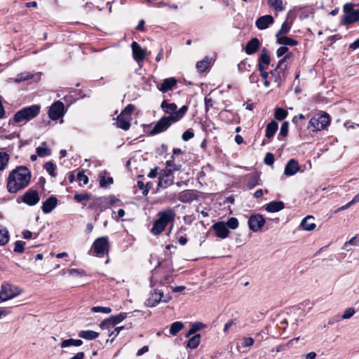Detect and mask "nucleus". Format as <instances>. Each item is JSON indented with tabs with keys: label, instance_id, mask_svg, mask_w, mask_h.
I'll use <instances>...</instances> for the list:
<instances>
[{
	"label": "nucleus",
	"instance_id": "f257e3e1",
	"mask_svg": "<svg viewBox=\"0 0 359 359\" xmlns=\"http://www.w3.org/2000/svg\"><path fill=\"white\" fill-rule=\"evenodd\" d=\"M32 174L28 168L17 166L12 170L7 178L6 188L10 194H15L25 189L31 182Z\"/></svg>",
	"mask_w": 359,
	"mask_h": 359
},
{
	"label": "nucleus",
	"instance_id": "f03ea898",
	"mask_svg": "<svg viewBox=\"0 0 359 359\" xmlns=\"http://www.w3.org/2000/svg\"><path fill=\"white\" fill-rule=\"evenodd\" d=\"M188 111V106L183 105L178 113L172 115L164 116L156 122L153 129L149 132V135L153 136L165 131L172 123L177 122L184 117Z\"/></svg>",
	"mask_w": 359,
	"mask_h": 359
},
{
	"label": "nucleus",
	"instance_id": "7ed1b4c3",
	"mask_svg": "<svg viewBox=\"0 0 359 359\" xmlns=\"http://www.w3.org/2000/svg\"><path fill=\"white\" fill-rule=\"evenodd\" d=\"M176 217V213L173 208H168L158 212V219H156L151 228V232L158 235L162 233L167 225L172 223Z\"/></svg>",
	"mask_w": 359,
	"mask_h": 359
},
{
	"label": "nucleus",
	"instance_id": "20e7f679",
	"mask_svg": "<svg viewBox=\"0 0 359 359\" xmlns=\"http://www.w3.org/2000/svg\"><path fill=\"white\" fill-rule=\"evenodd\" d=\"M40 109L41 106L39 104H33L24 107L14 114L13 119L9 120L8 123H19L22 121H29L39 115Z\"/></svg>",
	"mask_w": 359,
	"mask_h": 359
},
{
	"label": "nucleus",
	"instance_id": "39448f33",
	"mask_svg": "<svg viewBox=\"0 0 359 359\" xmlns=\"http://www.w3.org/2000/svg\"><path fill=\"white\" fill-rule=\"evenodd\" d=\"M355 4L353 3H346L343 6L344 15L342 18L344 25H351L359 21V9H355Z\"/></svg>",
	"mask_w": 359,
	"mask_h": 359
},
{
	"label": "nucleus",
	"instance_id": "423d86ee",
	"mask_svg": "<svg viewBox=\"0 0 359 359\" xmlns=\"http://www.w3.org/2000/svg\"><path fill=\"white\" fill-rule=\"evenodd\" d=\"M110 248L109 238L107 236H102L96 238L91 247V250L98 257H103L107 254Z\"/></svg>",
	"mask_w": 359,
	"mask_h": 359
},
{
	"label": "nucleus",
	"instance_id": "0eeeda50",
	"mask_svg": "<svg viewBox=\"0 0 359 359\" xmlns=\"http://www.w3.org/2000/svg\"><path fill=\"white\" fill-rule=\"evenodd\" d=\"M169 295H163V292L158 289H153L150 291L149 297L147 299L144 304L148 307H154L161 301L167 303L170 301Z\"/></svg>",
	"mask_w": 359,
	"mask_h": 359
},
{
	"label": "nucleus",
	"instance_id": "6e6552de",
	"mask_svg": "<svg viewBox=\"0 0 359 359\" xmlns=\"http://www.w3.org/2000/svg\"><path fill=\"white\" fill-rule=\"evenodd\" d=\"M330 116L325 113L318 117H312L308 125V129L311 131H320L325 129L330 124Z\"/></svg>",
	"mask_w": 359,
	"mask_h": 359
},
{
	"label": "nucleus",
	"instance_id": "1a4fd4ad",
	"mask_svg": "<svg viewBox=\"0 0 359 359\" xmlns=\"http://www.w3.org/2000/svg\"><path fill=\"white\" fill-rule=\"evenodd\" d=\"M22 201L29 206L36 205L40 201L39 192L36 190L29 189L22 196Z\"/></svg>",
	"mask_w": 359,
	"mask_h": 359
},
{
	"label": "nucleus",
	"instance_id": "9d476101",
	"mask_svg": "<svg viewBox=\"0 0 359 359\" xmlns=\"http://www.w3.org/2000/svg\"><path fill=\"white\" fill-rule=\"evenodd\" d=\"M248 224L250 230L257 232L265 224V219L260 214L251 215L248 221Z\"/></svg>",
	"mask_w": 359,
	"mask_h": 359
},
{
	"label": "nucleus",
	"instance_id": "9b49d317",
	"mask_svg": "<svg viewBox=\"0 0 359 359\" xmlns=\"http://www.w3.org/2000/svg\"><path fill=\"white\" fill-rule=\"evenodd\" d=\"M64 104L60 101L55 102L48 110V116L51 120L55 121L64 115Z\"/></svg>",
	"mask_w": 359,
	"mask_h": 359
},
{
	"label": "nucleus",
	"instance_id": "f8f14e48",
	"mask_svg": "<svg viewBox=\"0 0 359 359\" xmlns=\"http://www.w3.org/2000/svg\"><path fill=\"white\" fill-rule=\"evenodd\" d=\"M211 229L215 231L216 236L222 239L227 238L230 233L224 222H217L215 223L211 226Z\"/></svg>",
	"mask_w": 359,
	"mask_h": 359
},
{
	"label": "nucleus",
	"instance_id": "ddd939ff",
	"mask_svg": "<svg viewBox=\"0 0 359 359\" xmlns=\"http://www.w3.org/2000/svg\"><path fill=\"white\" fill-rule=\"evenodd\" d=\"M18 293L14 292L12 290L11 285L5 283L2 284L1 291H0V300L2 302L7 301L8 299H11L15 297Z\"/></svg>",
	"mask_w": 359,
	"mask_h": 359
},
{
	"label": "nucleus",
	"instance_id": "4468645a",
	"mask_svg": "<svg viewBox=\"0 0 359 359\" xmlns=\"http://www.w3.org/2000/svg\"><path fill=\"white\" fill-rule=\"evenodd\" d=\"M126 317H127L126 313H120L118 315L111 316L109 318L104 320L100 324V327L102 328H104L109 325L115 326L116 325L121 323L125 318H126Z\"/></svg>",
	"mask_w": 359,
	"mask_h": 359
},
{
	"label": "nucleus",
	"instance_id": "2eb2a0df",
	"mask_svg": "<svg viewBox=\"0 0 359 359\" xmlns=\"http://www.w3.org/2000/svg\"><path fill=\"white\" fill-rule=\"evenodd\" d=\"M287 73V65H285L284 69L275 68L270 72L271 77L274 79V82L278 86L285 80Z\"/></svg>",
	"mask_w": 359,
	"mask_h": 359
},
{
	"label": "nucleus",
	"instance_id": "dca6fc26",
	"mask_svg": "<svg viewBox=\"0 0 359 359\" xmlns=\"http://www.w3.org/2000/svg\"><path fill=\"white\" fill-rule=\"evenodd\" d=\"M274 22V19L271 15H265L258 18L255 22L256 27L260 29H265L272 25Z\"/></svg>",
	"mask_w": 359,
	"mask_h": 359
},
{
	"label": "nucleus",
	"instance_id": "f3484780",
	"mask_svg": "<svg viewBox=\"0 0 359 359\" xmlns=\"http://www.w3.org/2000/svg\"><path fill=\"white\" fill-rule=\"evenodd\" d=\"M131 47L134 60L137 62L143 61L145 58V50L136 41L132 43Z\"/></svg>",
	"mask_w": 359,
	"mask_h": 359
},
{
	"label": "nucleus",
	"instance_id": "a211bd4d",
	"mask_svg": "<svg viewBox=\"0 0 359 359\" xmlns=\"http://www.w3.org/2000/svg\"><path fill=\"white\" fill-rule=\"evenodd\" d=\"M300 170V166L298 161L292 158L287 161L285 165L284 174L287 176H292L295 175Z\"/></svg>",
	"mask_w": 359,
	"mask_h": 359
},
{
	"label": "nucleus",
	"instance_id": "6ab92c4d",
	"mask_svg": "<svg viewBox=\"0 0 359 359\" xmlns=\"http://www.w3.org/2000/svg\"><path fill=\"white\" fill-rule=\"evenodd\" d=\"M57 198L54 196H51L49 198H48L42 203L41 210L45 214H48L51 212L57 206Z\"/></svg>",
	"mask_w": 359,
	"mask_h": 359
},
{
	"label": "nucleus",
	"instance_id": "aec40b11",
	"mask_svg": "<svg viewBox=\"0 0 359 359\" xmlns=\"http://www.w3.org/2000/svg\"><path fill=\"white\" fill-rule=\"evenodd\" d=\"M197 199V195L194 190L187 189L181 191L178 195V200L182 203H191Z\"/></svg>",
	"mask_w": 359,
	"mask_h": 359
},
{
	"label": "nucleus",
	"instance_id": "412c9836",
	"mask_svg": "<svg viewBox=\"0 0 359 359\" xmlns=\"http://www.w3.org/2000/svg\"><path fill=\"white\" fill-rule=\"evenodd\" d=\"M258 61V69L259 72H262V70L265 69L266 66L270 64L271 59L266 48H263L262 50Z\"/></svg>",
	"mask_w": 359,
	"mask_h": 359
},
{
	"label": "nucleus",
	"instance_id": "4be33fe9",
	"mask_svg": "<svg viewBox=\"0 0 359 359\" xmlns=\"http://www.w3.org/2000/svg\"><path fill=\"white\" fill-rule=\"evenodd\" d=\"M130 121L131 117L119 114L116 117V126L123 130H128L130 127Z\"/></svg>",
	"mask_w": 359,
	"mask_h": 359
},
{
	"label": "nucleus",
	"instance_id": "5701e85b",
	"mask_svg": "<svg viewBox=\"0 0 359 359\" xmlns=\"http://www.w3.org/2000/svg\"><path fill=\"white\" fill-rule=\"evenodd\" d=\"M177 80L173 78H168L163 81L161 86L158 88V90L163 93H166L169 90H172V88L176 86Z\"/></svg>",
	"mask_w": 359,
	"mask_h": 359
},
{
	"label": "nucleus",
	"instance_id": "b1692460",
	"mask_svg": "<svg viewBox=\"0 0 359 359\" xmlns=\"http://www.w3.org/2000/svg\"><path fill=\"white\" fill-rule=\"evenodd\" d=\"M260 43L257 38L251 39L246 44L245 53L248 55H252L255 53L259 48Z\"/></svg>",
	"mask_w": 359,
	"mask_h": 359
},
{
	"label": "nucleus",
	"instance_id": "393cba45",
	"mask_svg": "<svg viewBox=\"0 0 359 359\" xmlns=\"http://www.w3.org/2000/svg\"><path fill=\"white\" fill-rule=\"evenodd\" d=\"M285 208L284 203L280 201H273L266 204L265 210L269 212H276Z\"/></svg>",
	"mask_w": 359,
	"mask_h": 359
},
{
	"label": "nucleus",
	"instance_id": "a878e982",
	"mask_svg": "<svg viewBox=\"0 0 359 359\" xmlns=\"http://www.w3.org/2000/svg\"><path fill=\"white\" fill-rule=\"evenodd\" d=\"M161 107L165 114L172 115L175 113H178L177 107L175 103H168L166 100L161 102Z\"/></svg>",
	"mask_w": 359,
	"mask_h": 359
},
{
	"label": "nucleus",
	"instance_id": "bb28decb",
	"mask_svg": "<svg viewBox=\"0 0 359 359\" xmlns=\"http://www.w3.org/2000/svg\"><path fill=\"white\" fill-rule=\"evenodd\" d=\"M314 217L313 216H307L301 222V226L304 230L313 231L316 225L313 222Z\"/></svg>",
	"mask_w": 359,
	"mask_h": 359
},
{
	"label": "nucleus",
	"instance_id": "cd10ccee",
	"mask_svg": "<svg viewBox=\"0 0 359 359\" xmlns=\"http://www.w3.org/2000/svg\"><path fill=\"white\" fill-rule=\"evenodd\" d=\"M278 123L275 121H270L267 125L266 128V137L269 139L272 138L274 135L276 134L277 130H278Z\"/></svg>",
	"mask_w": 359,
	"mask_h": 359
},
{
	"label": "nucleus",
	"instance_id": "c85d7f7f",
	"mask_svg": "<svg viewBox=\"0 0 359 359\" xmlns=\"http://www.w3.org/2000/svg\"><path fill=\"white\" fill-rule=\"evenodd\" d=\"M276 42L278 44L283 45L284 46H294L298 44V41L297 40H294L292 38L283 36L279 38L276 39Z\"/></svg>",
	"mask_w": 359,
	"mask_h": 359
},
{
	"label": "nucleus",
	"instance_id": "c756f323",
	"mask_svg": "<svg viewBox=\"0 0 359 359\" xmlns=\"http://www.w3.org/2000/svg\"><path fill=\"white\" fill-rule=\"evenodd\" d=\"M260 184V177L259 175L257 172L252 173L248 177V181L247 186L249 189H252L253 187Z\"/></svg>",
	"mask_w": 359,
	"mask_h": 359
},
{
	"label": "nucleus",
	"instance_id": "7c9ffc66",
	"mask_svg": "<svg viewBox=\"0 0 359 359\" xmlns=\"http://www.w3.org/2000/svg\"><path fill=\"white\" fill-rule=\"evenodd\" d=\"M36 154L39 157H45L51 154V150L48 147L46 142L36 149Z\"/></svg>",
	"mask_w": 359,
	"mask_h": 359
},
{
	"label": "nucleus",
	"instance_id": "2f4dec72",
	"mask_svg": "<svg viewBox=\"0 0 359 359\" xmlns=\"http://www.w3.org/2000/svg\"><path fill=\"white\" fill-rule=\"evenodd\" d=\"M79 337L87 340H93L98 337L99 333L93 330H82L78 334Z\"/></svg>",
	"mask_w": 359,
	"mask_h": 359
},
{
	"label": "nucleus",
	"instance_id": "473e14b6",
	"mask_svg": "<svg viewBox=\"0 0 359 359\" xmlns=\"http://www.w3.org/2000/svg\"><path fill=\"white\" fill-rule=\"evenodd\" d=\"M211 64V59L208 57H205L203 60L198 61L196 63V67L200 72H204L207 69L209 68Z\"/></svg>",
	"mask_w": 359,
	"mask_h": 359
},
{
	"label": "nucleus",
	"instance_id": "72a5a7b5",
	"mask_svg": "<svg viewBox=\"0 0 359 359\" xmlns=\"http://www.w3.org/2000/svg\"><path fill=\"white\" fill-rule=\"evenodd\" d=\"M83 344V341L81 339H68L63 340L61 343L62 348H66L70 346H80Z\"/></svg>",
	"mask_w": 359,
	"mask_h": 359
},
{
	"label": "nucleus",
	"instance_id": "f704fd0d",
	"mask_svg": "<svg viewBox=\"0 0 359 359\" xmlns=\"http://www.w3.org/2000/svg\"><path fill=\"white\" fill-rule=\"evenodd\" d=\"M200 341L201 334H196L189 339L187 346L191 349L196 348L200 344Z\"/></svg>",
	"mask_w": 359,
	"mask_h": 359
},
{
	"label": "nucleus",
	"instance_id": "c9c22d12",
	"mask_svg": "<svg viewBox=\"0 0 359 359\" xmlns=\"http://www.w3.org/2000/svg\"><path fill=\"white\" fill-rule=\"evenodd\" d=\"M91 198V194L89 193H80L76 194L74 196V199L77 203H82L83 205H86V203H83L86 201L90 200Z\"/></svg>",
	"mask_w": 359,
	"mask_h": 359
},
{
	"label": "nucleus",
	"instance_id": "e433bc0d",
	"mask_svg": "<svg viewBox=\"0 0 359 359\" xmlns=\"http://www.w3.org/2000/svg\"><path fill=\"white\" fill-rule=\"evenodd\" d=\"M184 328V324L182 322L177 321L171 324L170 327V334L175 336L180 331Z\"/></svg>",
	"mask_w": 359,
	"mask_h": 359
},
{
	"label": "nucleus",
	"instance_id": "4c0bfd02",
	"mask_svg": "<svg viewBox=\"0 0 359 359\" xmlns=\"http://www.w3.org/2000/svg\"><path fill=\"white\" fill-rule=\"evenodd\" d=\"M174 179L160 176L158 178V187L167 188L173 184Z\"/></svg>",
	"mask_w": 359,
	"mask_h": 359
},
{
	"label": "nucleus",
	"instance_id": "58836bf2",
	"mask_svg": "<svg viewBox=\"0 0 359 359\" xmlns=\"http://www.w3.org/2000/svg\"><path fill=\"white\" fill-rule=\"evenodd\" d=\"M203 327H205V325L202 323H194L188 332L185 334V337H189L191 335L195 334L198 331L201 330Z\"/></svg>",
	"mask_w": 359,
	"mask_h": 359
},
{
	"label": "nucleus",
	"instance_id": "ea45409f",
	"mask_svg": "<svg viewBox=\"0 0 359 359\" xmlns=\"http://www.w3.org/2000/svg\"><path fill=\"white\" fill-rule=\"evenodd\" d=\"M291 29V25L289 24L287 21L284 22L280 29L278 30V32L276 34V38H279L280 36H283L284 34H287Z\"/></svg>",
	"mask_w": 359,
	"mask_h": 359
},
{
	"label": "nucleus",
	"instance_id": "a19ab883",
	"mask_svg": "<svg viewBox=\"0 0 359 359\" xmlns=\"http://www.w3.org/2000/svg\"><path fill=\"white\" fill-rule=\"evenodd\" d=\"M268 4L278 12L283 11L285 9L282 0H268Z\"/></svg>",
	"mask_w": 359,
	"mask_h": 359
},
{
	"label": "nucleus",
	"instance_id": "79ce46f5",
	"mask_svg": "<svg viewBox=\"0 0 359 359\" xmlns=\"http://www.w3.org/2000/svg\"><path fill=\"white\" fill-rule=\"evenodd\" d=\"M287 114L288 112L283 108L276 107L275 109L274 116L278 121H282L285 119L287 117Z\"/></svg>",
	"mask_w": 359,
	"mask_h": 359
},
{
	"label": "nucleus",
	"instance_id": "37998d69",
	"mask_svg": "<svg viewBox=\"0 0 359 359\" xmlns=\"http://www.w3.org/2000/svg\"><path fill=\"white\" fill-rule=\"evenodd\" d=\"M165 165L174 172L180 170L182 168V165L180 163L176 162L175 159L173 158L166 161Z\"/></svg>",
	"mask_w": 359,
	"mask_h": 359
},
{
	"label": "nucleus",
	"instance_id": "c03bdc74",
	"mask_svg": "<svg viewBox=\"0 0 359 359\" xmlns=\"http://www.w3.org/2000/svg\"><path fill=\"white\" fill-rule=\"evenodd\" d=\"M9 158V155L7 153L0 151V171H2L6 168Z\"/></svg>",
	"mask_w": 359,
	"mask_h": 359
},
{
	"label": "nucleus",
	"instance_id": "a18cd8bd",
	"mask_svg": "<svg viewBox=\"0 0 359 359\" xmlns=\"http://www.w3.org/2000/svg\"><path fill=\"white\" fill-rule=\"evenodd\" d=\"M44 168L46 169V170L48 172V174L51 177L56 176V175H57L55 172L56 165L51 161L46 162L44 165Z\"/></svg>",
	"mask_w": 359,
	"mask_h": 359
},
{
	"label": "nucleus",
	"instance_id": "49530a36",
	"mask_svg": "<svg viewBox=\"0 0 359 359\" xmlns=\"http://www.w3.org/2000/svg\"><path fill=\"white\" fill-rule=\"evenodd\" d=\"M9 235L7 229L2 228L0 231V245H4L8 242Z\"/></svg>",
	"mask_w": 359,
	"mask_h": 359
},
{
	"label": "nucleus",
	"instance_id": "de8ad7c7",
	"mask_svg": "<svg viewBox=\"0 0 359 359\" xmlns=\"http://www.w3.org/2000/svg\"><path fill=\"white\" fill-rule=\"evenodd\" d=\"M100 186L102 188H105L107 187V184H112L114 182L113 178L111 177H108L106 178L103 175H100Z\"/></svg>",
	"mask_w": 359,
	"mask_h": 359
},
{
	"label": "nucleus",
	"instance_id": "09e8293b",
	"mask_svg": "<svg viewBox=\"0 0 359 359\" xmlns=\"http://www.w3.org/2000/svg\"><path fill=\"white\" fill-rule=\"evenodd\" d=\"M228 229H236L238 227V220L236 217L229 218L225 223Z\"/></svg>",
	"mask_w": 359,
	"mask_h": 359
},
{
	"label": "nucleus",
	"instance_id": "8fccbe9b",
	"mask_svg": "<svg viewBox=\"0 0 359 359\" xmlns=\"http://www.w3.org/2000/svg\"><path fill=\"white\" fill-rule=\"evenodd\" d=\"M25 242L22 241H17L15 242V247L13 251L17 253H22L25 250Z\"/></svg>",
	"mask_w": 359,
	"mask_h": 359
},
{
	"label": "nucleus",
	"instance_id": "3c124183",
	"mask_svg": "<svg viewBox=\"0 0 359 359\" xmlns=\"http://www.w3.org/2000/svg\"><path fill=\"white\" fill-rule=\"evenodd\" d=\"M32 77H33V75L29 73H21L17 76V77L15 79V82L20 83L22 81L30 79Z\"/></svg>",
	"mask_w": 359,
	"mask_h": 359
},
{
	"label": "nucleus",
	"instance_id": "603ef678",
	"mask_svg": "<svg viewBox=\"0 0 359 359\" xmlns=\"http://www.w3.org/2000/svg\"><path fill=\"white\" fill-rule=\"evenodd\" d=\"M135 110V107L133 104H128L124 109L121 111L120 114L126 116L128 117H131V114Z\"/></svg>",
	"mask_w": 359,
	"mask_h": 359
},
{
	"label": "nucleus",
	"instance_id": "864d4df0",
	"mask_svg": "<svg viewBox=\"0 0 359 359\" xmlns=\"http://www.w3.org/2000/svg\"><path fill=\"white\" fill-rule=\"evenodd\" d=\"M91 311L95 313L101 312L104 313H109L111 311V309L109 307L93 306L91 309Z\"/></svg>",
	"mask_w": 359,
	"mask_h": 359
},
{
	"label": "nucleus",
	"instance_id": "5fc2aeb1",
	"mask_svg": "<svg viewBox=\"0 0 359 359\" xmlns=\"http://www.w3.org/2000/svg\"><path fill=\"white\" fill-rule=\"evenodd\" d=\"M264 163L267 165H272L274 163V156L272 153L268 152L264 158Z\"/></svg>",
	"mask_w": 359,
	"mask_h": 359
},
{
	"label": "nucleus",
	"instance_id": "6e6d98bb",
	"mask_svg": "<svg viewBox=\"0 0 359 359\" xmlns=\"http://www.w3.org/2000/svg\"><path fill=\"white\" fill-rule=\"evenodd\" d=\"M288 128H289L288 122L284 121L280 126L279 135H282L283 137H286L288 133Z\"/></svg>",
	"mask_w": 359,
	"mask_h": 359
},
{
	"label": "nucleus",
	"instance_id": "4d7b16f0",
	"mask_svg": "<svg viewBox=\"0 0 359 359\" xmlns=\"http://www.w3.org/2000/svg\"><path fill=\"white\" fill-rule=\"evenodd\" d=\"M137 187L139 189L142 190V195L144 196H146L149 191V187H147L142 181H137Z\"/></svg>",
	"mask_w": 359,
	"mask_h": 359
},
{
	"label": "nucleus",
	"instance_id": "13d9d810",
	"mask_svg": "<svg viewBox=\"0 0 359 359\" xmlns=\"http://www.w3.org/2000/svg\"><path fill=\"white\" fill-rule=\"evenodd\" d=\"M77 179L80 182H82L83 185L88 183V177L84 174L83 171L78 172Z\"/></svg>",
	"mask_w": 359,
	"mask_h": 359
},
{
	"label": "nucleus",
	"instance_id": "bf43d9fd",
	"mask_svg": "<svg viewBox=\"0 0 359 359\" xmlns=\"http://www.w3.org/2000/svg\"><path fill=\"white\" fill-rule=\"evenodd\" d=\"M194 136V133L191 130H187L184 131L182 135V139L184 141H188L190 139L193 138Z\"/></svg>",
	"mask_w": 359,
	"mask_h": 359
},
{
	"label": "nucleus",
	"instance_id": "052dcab7",
	"mask_svg": "<svg viewBox=\"0 0 359 359\" xmlns=\"http://www.w3.org/2000/svg\"><path fill=\"white\" fill-rule=\"evenodd\" d=\"M173 172L174 171L171 170L170 168H167V169L162 170L160 175L161 176L174 179Z\"/></svg>",
	"mask_w": 359,
	"mask_h": 359
},
{
	"label": "nucleus",
	"instance_id": "680f3d73",
	"mask_svg": "<svg viewBox=\"0 0 359 359\" xmlns=\"http://www.w3.org/2000/svg\"><path fill=\"white\" fill-rule=\"evenodd\" d=\"M355 311L354 309L349 308L344 312V313L342 315V318L343 319H348V318H351L355 314Z\"/></svg>",
	"mask_w": 359,
	"mask_h": 359
},
{
	"label": "nucleus",
	"instance_id": "e2e57ef3",
	"mask_svg": "<svg viewBox=\"0 0 359 359\" xmlns=\"http://www.w3.org/2000/svg\"><path fill=\"white\" fill-rule=\"evenodd\" d=\"M254 344V339L252 337H244L242 340L243 347H249L252 346Z\"/></svg>",
	"mask_w": 359,
	"mask_h": 359
},
{
	"label": "nucleus",
	"instance_id": "0e129e2a",
	"mask_svg": "<svg viewBox=\"0 0 359 359\" xmlns=\"http://www.w3.org/2000/svg\"><path fill=\"white\" fill-rule=\"evenodd\" d=\"M291 56H292V53L287 54L285 56H284L282 59H280L278 61L276 68L284 69V67H283V63L287 61V60L289 59Z\"/></svg>",
	"mask_w": 359,
	"mask_h": 359
},
{
	"label": "nucleus",
	"instance_id": "69168bd1",
	"mask_svg": "<svg viewBox=\"0 0 359 359\" xmlns=\"http://www.w3.org/2000/svg\"><path fill=\"white\" fill-rule=\"evenodd\" d=\"M289 50L288 48L286 46H280L278 50H276V55L278 57H282L283 55H285L286 53H287Z\"/></svg>",
	"mask_w": 359,
	"mask_h": 359
},
{
	"label": "nucleus",
	"instance_id": "338daca9",
	"mask_svg": "<svg viewBox=\"0 0 359 359\" xmlns=\"http://www.w3.org/2000/svg\"><path fill=\"white\" fill-rule=\"evenodd\" d=\"M102 203L101 198H95L88 206V209H94Z\"/></svg>",
	"mask_w": 359,
	"mask_h": 359
},
{
	"label": "nucleus",
	"instance_id": "774afa93",
	"mask_svg": "<svg viewBox=\"0 0 359 359\" xmlns=\"http://www.w3.org/2000/svg\"><path fill=\"white\" fill-rule=\"evenodd\" d=\"M238 69L240 73H243L245 71H249L246 67V62L245 60L241 61L238 65Z\"/></svg>",
	"mask_w": 359,
	"mask_h": 359
}]
</instances>
